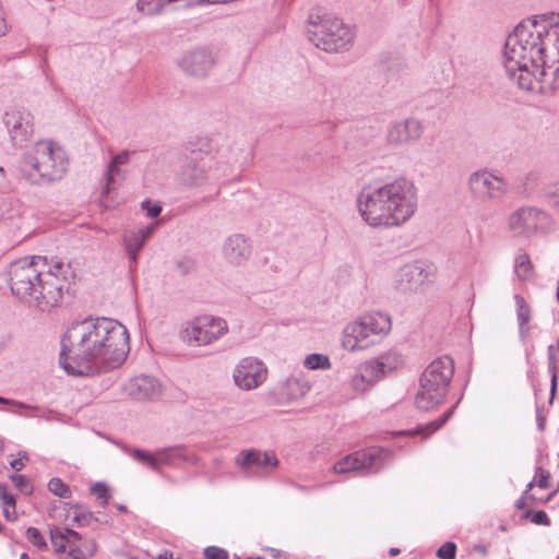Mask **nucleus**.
<instances>
[{
  "label": "nucleus",
  "mask_w": 559,
  "mask_h": 559,
  "mask_svg": "<svg viewBox=\"0 0 559 559\" xmlns=\"http://www.w3.org/2000/svg\"><path fill=\"white\" fill-rule=\"evenodd\" d=\"M391 459V451L379 447H370L344 456L334 464L333 469L337 474L356 471L373 474L379 472Z\"/></svg>",
  "instance_id": "9"
},
{
  "label": "nucleus",
  "mask_w": 559,
  "mask_h": 559,
  "mask_svg": "<svg viewBox=\"0 0 559 559\" xmlns=\"http://www.w3.org/2000/svg\"><path fill=\"white\" fill-rule=\"evenodd\" d=\"M509 229L514 236H522L524 233V210L518 209L509 217Z\"/></svg>",
  "instance_id": "31"
},
{
  "label": "nucleus",
  "mask_w": 559,
  "mask_h": 559,
  "mask_svg": "<svg viewBox=\"0 0 559 559\" xmlns=\"http://www.w3.org/2000/svg\"><path fill=\"white\" fill-rule=\"evenodd\" d=\"M371 360L374 365H378V371L381 377H384L388 372L396 370L404 362L402 356L395 352L385 353L379 358Z\"/></svg>",
  "instance_id": "27"
},
{
  "label": "nucleus",
  "mask_w": 559,
  "mask_h": 559,
  "mask_svg": "<svg viewBox=\"0 0 559 559\" xmlns=\"http://www.w3.org/2000/svg\"><path fill=\"white\" fill-rule=\"evenodd\" d=\"M11 293L22 302L40 311L59 305L73 277L71 265L61 260L51 264L45 257H25L13 261L7 271Z\"/></svg>",
  "instance_id": "2"
},
{
  "label": "nucleus",
  "mask_w": 559,
  "mask_h": 559,
  "mask_svg": "<svg viewBox=\"0 0 559 559\" xmlns=\"http://www.w3.org/2000/svg\"><path fill=\"white\" fill-rule=\"evenodd\" d=\"M516 508L519 510L524 509V493L520 496V498L516 500Z\"/></svg>",
  "instance_id": "54"
},
{
  "label": "nucleus",
  "mask_w": 559,
  "mask_h": 559,
  "mask_svg": "<svg viewBox=\"0 0 559 559\" xmlns=\"http://www.w3.org/2000/svg\"><path fill=\"white\" fill-rule=\"evenodd\" d=\"M96 552V543L93 539H83L70 547L68 556L71 559H88Z\"/></svg>",
  "instance_id": "28"
},
{
  "label": "nucleus",
  "mask_w": 559,
  "mask_h": 559,
  "mask_svg": "<svg viewBox=\"0 0 559 559\" xmlns=\"http://www.w3.org/2000/svg\"><path fill=\"white\" fill-rule=\"evenodd\" d=\"M0 403L1 404H7V405H16L19 407L26 408V409H29V411H35V409L38 408L37 406L26 405V404H24L22 402H16V401L9 400V399L2 397V396H0Z\"/></svg>",
  "instance_id": "49"
},
{
  "label": "nucleus",
  "mask_w": 559,
  "mask_h": 559,
  "mask_svg": "<svg viewBox=\"0 0 559 559\" xmlns=\"http://www.w3.org/2000/svg\"><path fill=\"white\" fill-rule=\"evenodd\" d=\"M454 373V362L449 356H441L425 369L415 403L418 409L430 411L439 405L448 391Z\"/></svg>",
  "instance_id": "6"
},
{
  "label": "nucleus",
  "mask_w": 559,
  "mask_h": 559,
  "mask_svg": "<svg viewBox=\"0 0 559 559\" xmlns=\"http://www.w3.org/2000/svg\"><path fill=\"white\" fill-rule=\"evenodd\" d=\"M120 559H136L135 557H132V556H129V555H123L120 557Z\"/></svg>",
  "instance_id": "61"
},
{
  "label": "nucleus",
  "mask_w": 559,
  "mask_h": 559,
  "mask_svg": "<svg viewBox=\"0 0 559 559\" xmlns=\"http://www.w3.org/2000/svg\"><path fill=\"white\" fill-rule=\"evenodd\" d=\"M536 423L539 430H543L545 427V417L542 415V413L537 409L536 413Z\"/></svg>",
  "instance_id": "53"
},
{
  "label": "nucleus",
  "mask_w": 559,
  "mask_h": 559,
  "mask_svg": "<svg viewBox=\"0 0 559 559\" xmlns=\"http://www.w3.org/2000/svg\"><path fill=\"white\" fill-rule=\"evenodd\" d=\"M341 346L349 353H358L371 347L370 340L364 332L358 317L344 326L341 335Z\"/></svg>",
  "instance_id": "22"
},
{
  "label": "nucleus",
  "mask_w": 559,
  "mask_h": 559,
  "mask_svg": "<svg viewBox=\"0 0 559 559\" xmlns=\"http://www.w3.org/2000/svg\"><path fill=\"white\" fill-rule=\"evenodd\" d=\"M304 365L311 370L328 369L331 364L329 357L323 354H310L305 358Z\"/></svg>",
  "instance_id": "32"
},
{
  "label": "nucleus",
  "mask_w": 559,
  "mask_h": 559,
  "mask_svg": "<svg viewBox=\"0 0 559 559\" xmlns=\"http://www.w3.org/2000/svg\"><path fill=\"white\" fill-rule=\"evenodd\" d=\"M138 11L142 15H156L163 11V2H135Z\"/></svg>",
  "instance_id": "34"
},
{
  "label": "nucleus",
  "mask_w": 559,
  "mask_h": 559,
  "mask_svg": "<svg viewBox=\"0 0 559 559\" xmlns=\"http://www.w3.org/2000/svg\"><path fill=\"white\" fill-rule=\"evenodd\" d=\"M117 509L120 511V512H124L127 510L126 506H122V504H118L117 506Z\"/></svg>",
  "instance_id": "60"
},
{
  "label": "nucleus",
  "mask_w": 559,
  "mask_h": 559,
  "mask_svg": "<svg viewBox=\"0 0 559 559\" xmlns=\"http://www.w3.org/2000/svg\"><path fill=\"white\" fill-rule=\"evenodd\" d=\"M549 478H550L549 472L543 469L542 467H537L532 481L526 484V500L531 499L534 502H542V503H547L548 501H550V499L556 493V491L547 493L546 496H543V497H536L533 493H528V491L534 487H538L542 489L549 488L550 487Z\"/></svg>",
  "instance_id": "25"
},
{
  "label": "nucleus",
  "mask_w": 559,
  "mask_h": 559,
  "mask_svg": "<svg viewBox=\"0 0 559 559\" xmlns=\"http://www.w3.org/2000/svg\"><path fill=\"white\" fill-rule=\"evenodd\" d=\"M20 559H29V557L27 556V554L23 552L21 555Z\"/></svg>",
  "instance_id": "63"
},
{
  "label": "nucleus",
  "mask_w": 559,
  "mask_h": 559,
  "mask_svg": "<svg viewBox=\"0 0 559 559\" xmlns=\"http://www.w3.org/2000/svg\"><path fill=\"white\" fill-rule=\"evenodd\" d=\"M381 378L378 371V365H374L370 359L355 368L349 384L356 393H364Z\"/></svg>",
  "instance_id": "24"
},
{
  "label": "nucleus",
  "mask_w": 559,
  "mask_h": 559,
  "mask_svg": "<svg viewBox=\"0 0 559 559\" xmlns=\"http://www.w3.org/2000/svg\"><path fill=\"white\" fill-rule=\"evenodd\" d=\"M525 265H526V274H527L530 269L532 267L531 261L527 258H526Z\"/></svg>",
  "instance_id": "59"
},
{
  "label": "nucleus",
  "mask_w": 559,
  "mask_h": 559,
  "mask_svg": "<svg viewBox=\"0 0 559 559\" xmlns=\"http://www.w3.org/2000/svg\"><path fill=\"white\" fill-rule=\"evenodd\" d=\"M356 206L361 221L369 227L397 228L417 212L418 191L415 183L405 177L371 181L359 190Z\"/></svg>",
  "instance_id": "3"
},
{
  "label": "nucleus",
  "mask_w": 559,
  "mask_h": 559,
  "mask_svg": "<svg viewBox=\"0 0 559 559\" xmlns=\"http://www.w3.org/2000/svg\"><path fill=\"white\" fill-rule=\"evenodd\" d=\"M429 277V271L421 264H406L394 274L393 286L399 292H417L430 281Z\"/></svg>",
  "instance_id": "19"
},
{
  "label": "nucleus",
  "mask_w": 559,
  "mask_h": 559,
  "mask_svg": "<svg viewBox=\"0 0 559 559\" xmlns=\"http://www.w3.org/2000/svg\"><path fill=\"white\" fill-rule=\"evenodd\" d=\"M121 175L120 166L118 164H115V160H110V163L107 166L106 173H105V187L103 190V194H108L111 190V186L116 181V177H119Z\"/></svg>",
  "instance_id": "33"
},
{
  "label": "nucleus",
  "mask_w": 559,
  "mask_h": 559,
  "mask_svg": "<svg viewBox=\"0 0 559 559\" xmlns=\"http://www.w3.org/2000/svg\"><path fill=\"white\" fill-rule=\"evenodd\" d=\"M93 519V514L85 510L75 511L73 516V521L78 523L79 526L90 525Z\"/></svg>",
  "instance_id": "44"
},
{
  "label": "nucleus",
  "mask_w": 559,
  "mask_h": 559,
  "mask_svg": "<svg viewBox=\"0 0 559 559\" xmlns=\"http://www.w3.org/2000/svg\"><path fill=\"white\" fill-rule=\"evenodd\" d=\"M424 132L421 122L414 118L395 121L386 130V142L394 147H402L417 142Z\"/></svg>",
  "instance_id": "18"
},
{
  "label": "nucleus",
  "mask_w": 559,
  "mask_h": 559,
  "mask_svg": "<svg viewBox=\"0 0 559 559\" xmlns=\"http://www.w3.org/2000/svg\"><path fill=\"white\" fill-rule=\"evenodd\" d=\"M548 354H549V365H550V368L552 369L550 391H551V396H554L556 386H557V374L555 372V358H554V346L552 345H550L548 347Z\"/></svg>",
  "instance_id": "45"
},
{
  "label": "nucleus",
  "mask_w": 559,
  "mask_h": 559,
  "mask_svg": "<svg viewBox=\"0 0 559 559\" xmlns=\"http://www.w3.org/2000/svg\"><path fill=\"white\" fill-rule=\"evenodd\" d=\"M2 123L11 145L15 148L23 147L35 133L34 115L23 106L7 108L2 117Z\"/></svg>",
  "instance_id": "10"
},
{
  "label": "nucleus",
  "mask_w": 559,
  "mask_h": 559,
  "mask_svg": "<svg viewBox=\"0 0 559 559\" xmlns=\"http://www.w3.org/2000/svg\"><path fill=\"white\" fill-rule=\"evenodd\" d=\"M26 538L29 543H32L35 547H37L40 550H44L47 548V543L45 538L43 537L41 533L36 527H28L26 530Z\"/></svg>",
  "instance_id": "35"
},
{
  "label": "nucleus",
  "mask_w": 559,
  "mask_h": 559,
  "mask_svg": "<svg viewBox=\"0 0 559 559\" xmlns=\"http://www.w3.org/2000/svg\"><path fill=\"white\" fill-rule=\"evenodd\" d=\"M466 186L472 201L479 205L499 203L512 189L508 178L499 170L489 167L472 171L467 177Z\"/></svg>",
  "instance_id": "7"
},
{
  "label": "nucleus",
  "mask_w": 559,
  "mask_h": 559,
  "mask_svg": "<svg viewBox=\"0 0 559 559\" xmlns=\"http://www.w3.org/2000/svg\"><path fill=\"white\" fill-rule=\"evenodd\" d=\"M48 489L60 498H67L70 493L69 487L60 478L50 479Z\"/></svg>",
  "instance_id": "36"
},
{
  "label": "nucleus",
  "mask_w": 559,
  "mask_h": 559,
  "mask_svg": "<svg viewBox=\"0 0 559 559\" xmlns=\"http://www.w3.org/2000/svg\"><path fill=\"white\" fill-rule=\"evenodd\" d=\"M123 391L133 400L146 401L158 397L162 392V386L159 382L152 377L139 376L130 379L123 385Z\"/></svg>",
  "instance_id": "21"
},
{
  "label": "nucleus",
  "mask_w": 559,
  "mask_h": 559,
  "mask_svg": "<svg viewBox=\"0 0 559 559\" xmlns=\"http://www.w3.org/2000/svg\"><path fill=\"white\" fill-rule=\"evenodd\" d=\"M14 170L19 179L32 186L51 185L66 175L68 157L55 142L40 140L21 154Z\"/></svg>",
  "instance_id": "4"
},
{
  "label": "nucleus",
  "mask_w": 559,
  "mask_h": 559,
  "mask_svg": "<svg viewBox=\"0 0 559 559\" xmlns=\"http://www.w3.org/2000/svg\"><path fill=\"white\" fill-rule=\"evenodd\" d=\"M221 254L227 265L242 267L251 260L253 246L249 237L241 233H234L223 240Z\"/></svg>",
  "instance_id": "16"
},
{
  "label": "nucleus",
  "mask_w": 559,
  "mask_h": 559,
  "mask_svg": "<svg viewBox=\"0 0 559 559\" xmlns=\"http://www.w3.org/2000/svg\"><path fill=\"white\" fill-rule=\"evenodd\" d=\"M453 413V408L449 409L443 416L435 421H431L425 426H419L416 430H407L403 431L402 433L406 435H423L425 438L429 437L431 433L437 431L440 427H442L448 419L451 417Z\"/></svg>",
  "instance_id": "29"
},
{
  "label": "nucleus",
  "mask_w": 559,
  "mask_h": 559,
  "mask_svg": "<svg viewBox=\"0 0 559 559\" xmlns=\"http://www.w3.org/2000/svg\"><path fill=\"white\" fill-rule=\"evenodd\" d=\"M550 226V218L544 211L526 209V236L544 233Z\"/></svg>",
  "instance_id": "26"
},
{
  "label": "nucleus",
  "mask_w": 559,
  "mask_h": 559,
  "mask_svg": "<svg viewBox=\"0 0 559 559\" xmlns=\"http://www.w3.org/2000/svg\"><path fill=\"white\" fill-rule=\"evenodd\" d=\"M530 519L534 524L548 526L550 520L545 511H531L526 508V520Z\"/></svg>",
  "instance_id": "37"
},
{
  "label": "nucleus",
  "mask_w": 559,
  "mask_h": 559,
  "mask_svg": "<svg viewBox=\"0 0 559 559\" xmlns=\"http://www.w3.org/2000/svg\"><path fill=\"white\" fill-rule=\"evenodd\" d=\"M194 269V262L190 258H182L176 262V270L180 275H187Z\"/></svg>",
  "instance_id": "41"
},
{
  "label": "nucleus",
  "mask_w": 559,
  "mask_h": 559,
  "mask_svg": "<svg viewBox=\"0 0 559 559\" xmlns=\"http://www.w3.org/2000/svg\"><path fill=\"white\" fill-rule=\"evenodd\" d=\"M267 378L266 365L257 357L242 358L234 369L235 384L243 390L251 391L262 385Z\"/></svg>",
  "instance_id": "15"
},
{
  "label": "nucleus",
  "mask_w": 559,
  "mask_h": 559,
  "mask_svg": "<svg viewBox=\"0 0 559 559\" xmlns=\"http://www.w3.org/2000/svg\"><path fill=\"white\" fill-rule=\"evenodd\" d=\"M131 455L135 461L150 466L156 472H159L163 466L175 467L179 461L193 460L186 453V448L182 445L158 449L153 453L134 449L131 451Z\"/></svg>",
  "instance_id": "14"
},
{
  "label": "nucleus",
  "mask_w": 559,
  "mask_h": 559,
  "mask_svg": "<svg viewBox=\"0 0 559 559\" xmlns=\"http://www.w3.org/2000/svg\"><path fill=\"white\" fill-rule=\"evenodd\" d=\"M0 500L5 507L15 508V498L13 495L7 492V487L0 484Z\"/></svg>",
  "instance_id": "47"
},
{
  "label": "nucleus",
  "mask_w": 559,
  "mask_h": 559,
  "mask_svg": "<svg viewBox=\"0 0 559 559\" xmlns=\"http://www.w3.org/2000/svg\"><path fill=\"white\" fill-rule=\"evenodd\" d=\"M23 459H28L25 452L20 453V459H15L10 463L11 468L16 472L22 471L24 467Z\"/></svg>",
  "instance_id": "50"
},
{
  "label": "nucleus",
  "mask_w": 559,
  "mask_h": 559,
  "mask_svg": "<svg viewBox=\"0 0 559 559\" xmlns=\"http://www.w3.org/2000/svg\"><path fill=\"white\" fill-rule=\"evenodd\" d=\"M514 299L518 304V321H519V333L522 337L524 335V300L520 294L514 295Z\"/></svg>",
  "instance_id": "43"
},
{
  "label": "nucleus",
  "mask_w": 559,
  "mask_h": 559,
  "mask_svg": "<svg viewBox=\"0 0 559 559\" xmlns=\"http://www.w3.org/2000/svg\"><path fill=\"white\" fill-rule=\"evenodd\" d=\"M456 554V545L453 542L444 543L438 550L437 556L440 559H454Z\"/></svg>",
  "instance_id": "38"
},
{
  "label": "nucleus",
  "mask_w": 559,
  "mask_h": 559,
  "mask_svg": "<svg viewBox=\"0 0 559 559\" xmlns=\"http://www.w3.org/2000/svg\"><path fill=\"white\" fill-rule=\"evenodd\" d=\"M91 492L95 495L98 499L103 500V503L106 504L109 499L108 488L103 483H96L91 487Z\"/></svg>",
  "instance_id": "42"
},
{
  "label": "nucleus",
  "mask_w": 559,
  "mask_h": 559,
  "mask_svg": "<svg viewBox=\"0 0 559 559\" xmlns=\"http://www.w3.org/2000/svg\"><path fill=\"white\" fill-rule=\"evenodd\" d=\"M5 178V169L3 167H0V187L4 185Z\"/></svg>",
  "instance_id": "55"
},
{
  "label": "nucleus",
  "mask_w": 559,
  "mask_h": 559,
  "mask_svg": "<svg viewBox=\"0 0 559 559\" xmlns=\"http://www.w3.org/2000/svg\"><path fill=\"white\" fill-rule=\"evenodd\" d=\"M50 540L56 552H63L67 548L70 549L67 530L61 531L58 527L50 530Z\"/></svg>",
  "instance_id": "30"
},
{
  "label": "nucleus",
  "mask_w": 559,
  "mask_h": 559,
  "mask_svg": "<svg viewBox=\"0 0 559 559\" xmlns=\"http://www.w3.org/2000/svg\"><path fill=\"white\" fill-rule=\"evenodd\" d=\"M307 23L310 41L323 51L345 52L354 45L355 26L345 23L321 5H314L310 10Z\"/></svg>",
  "instance_id": "5"
},
{
  "label": "nucleus",
  "mask_w": 559,
  "mask_h": 559,
  "mask_svg": "<svg viewBox=\"0 0 559 559\" xmlns=\"http://www.w3.org/2000/svg\"><path fill=\"white\" fill-rule=\"evenodd\" d=\"M278 463L273 452H263L255 449L242 450L235 457V464L247 478H262L271 469H275Z\"/></svg>",
  "instance_id": "13"
},
{
  "label": "nucleus",
  "mask_w": 559,
  "mask_h": 559,
  "mask_svg": "<svg viewBox=\"0 0 559 559\" xmlns=\"http://www.w3.org/2000/svg\"><path fill=\"white\" fill-rule=\"evenodd\" d=\"M3 515H4L5 519L11 520L10 511L8 510L7 507L3 510Z\"/></svg>",
  "instance_id": "58"
},
{
  "label": "nucleus",
  "mask_w": 559,
  "mask_h": 559,
  "mask_svg": "<svg viewBox=\"0 0 559 559\" xmlns=\"http://www.w3.org/2000/svg\"><path fill=\"white\" fill-rule=\"evenodd\" d=\"M476 549H477V550H479V551H481L483 554H485V552H486V548H485V547H483V546H477V547H476Z\"/></svg>",
  "instance_id": "62"
},
{
  "label": "nucleus",
  "mask_w": 559,
  "mask_h": 559,
  "mask_svg": "<svg viewBox=\"0 0 559 559\" xmlns=\"http://www.w3.org/2000/svg\"><path fill=\"white\" fill-rule=\"evenodd\" d=\"M67 534H68V538L70 540V545L72 544V546H75L76 544H79L83 540L82 536L78 532H75L71 528H67Z\"/></svg>",
  "instance_id": "52"
},
{
  "label": "nucleus",
  "mask_w": 559,
  "mask_h": 559,
  "mask_svg": "<svg viewBox=\"0 0 559 559\" xmlns=\"http://www.w3.org/2000/svg\"><path fill=\"white\" fill-rule=\"evenodd\" d=\"M286 385L287 386H298L299 385V382L297 379H287L286 380Z\"/></svg>",
  "instance_id": "56"
},
{
  "label": "nucleus",
  "mask_w": 559,
  "mask_h": 559,
  "mask_svg": "<svg viewBox=\"0 0 559 559\" xmlns=\"http://www.w3.org/2000/svg\"><path fill=\"white\" fill-rule=\"evenodd\" d=\"M157 223H153L150 226L141 228L139 230H132L124 234L122 238L124 251L129 259V269L133 270L138 264V254L142 250L144 243L148 240L153 234Z\"/></svg>",
  "instance_id": "23"
},
{
  "label": "nucleus",
  "mask_w": 559,
  "mask_h": 559,
  "mask_svg": "<svg viewBox=\"0 0 559 559\" xmlns=\"http://www.w3.org/2000/svg\"><path fill=\"white\" fill-rule=\"evenodd\" d=\"M130 155H131V152L124 150V151L120 152L119 154L115 155L112 157V160H115V164L122 166L130 162Z\"/></svg>",
  "instance_id": "48"
},
{
  "label": "nucleus",
  "mask_w": 559,
  "mask_h": 559,
  "mask_svg": "<svg viewBox=\"0 0 559 559\" xmlns=\"http://www.w3.org/2000/svg\"><path fill=\"white\" fill-rule=\"evenodd\" d=\"M176 64L186 75L203 79L214 69L216 56L210 47L195 46L182 51Z\"/></svg>",
  "instance_id": "11"
},
{
  "label": "nucleus",
  "mask_w": 559,
  "mask_h": 559,
  "mask_svg": "<svg viewBox=\"0 0 559 559\" xmlns=\"http://www.w3.org/2000/svg\"><path fill=\"white\" fill-rule=\"evenodd\" d=\"M10 479L15 485V487H17L24 493H31L32 492L33 487L31 486L28 479L24 475L12 474L10 476Z\"/></svg>",
  "instance_id": "39"
},
{
  "label": "nucleus",
  "mask_w": 559,
  "mask_h": 559,
  "mask_svg": "<svg viewBox=\"0 0 559 559\" xmlns=\"http://www.w3.org/2000/svg\"><path fill=\"white\" fill-rule=\"evenodd\" d=\"M359 322L370 340L371 347L379 344L391 331V317L381 311H370L358 317Z\"/></svg>",
  "instance_id": "20"
},
{
  "label": "nucleus",
  "mask_w": 559,
  "mask_h": 559,
  "mask_svg": "<svg viewBox=\"0 0 559 559\" xmlns=\"http://www.w3.org/2000/svg\"><path fill=\"white\" fill-rule=\"evenodd\" d=\"M524 22L520 21L513 32L508 35L503 48V67L507 76L522 87L524 72V44L521 35Z\"/></svg>",
  "instance_id": "12"
},
{
  "label": "nucleus",
  "mask_w": 559,
  "mask_h": 559,
  "mask_svg": "<svg viewBox=\"0 0 559 559\" xmlns=\"http://www.w3.org/2000/svg\"><path fill=\"white\" fill-rule=\"evenodd\" d=\"M400 552H401L400 548H396V547H392V548H390V550H389V555H390L391 557H395V556H397Z\"/></svg>",
  "instance_id": "57"
},
{
  "label": "nucleus",
  "mask_w": 559,
  "mask_h": 559,
  "mask_svg": "<svg viewBox=\"0 0 559 559\" xmlns=\"http://www.w3.org/2000/svg\"><path fill=\"white\" fill-rule=\"evenodd\" d=\"M163 559H173V555L170 554L169 556L167 554H165L164 558Z\"/></svg>",
  "instance_id": "64"
},
{
  "label": "nucleus",
  "mask_w": 559,
  "mask_h": 559,
  "mask_svg": "<svg viewBox=\"0 0 559 559\" xmlns=\"http://www.w3.org/2000/svg\"><path fill=\"white\" fill-rule=\"evenodd\" d=\"M524 267V255L519 254L515 258L514 262V273L521 280L522 278V269Z\"/></svg>",
  "instance_id": "51"
},
{
  "label": "nucleus",
  "mask_w": 559,
  "mask_h": 559,
  "mask_svg": "<svg viewBox=\"0 0 559 559\" xmlns=\"http://www.w3.org/2000/svg\"><path fill=\"white\" fill-rule=\"evenodd\" d=\"M205 559H228V554L225 549L215 546H209L204 549Z\"/></svg>",
  "instance_id": "40"
},
{
  "label": "nucleus",
  "mask_w": 559,
  "mask_h": 559,
  "mask_svg": "<svg viewBox=\"0 0 559 559\" xmlns=\"http://www.w3.org/2000/svg\"><path fill=\"white\" fill-rule=\"evenodd\" d=\"M212 158L202 151H192L186 156L178 173V179L186 186H199L203 183L209 174Z\"/></svg>",
  "instance_id": "17"
},
{
  "label": "nucleus",
  "mask_w": 559,
  "mask_h": 559,
  "mask_svg": "<svg viewBox=\"0 0 559 559\" xmlns=\"http://www.w3.org/2000/svg\"><path fill=\"white\" fill-rule=\"evenodd\" d=\"M130 352L129 332L117 320L73 323L61 338L60 365L72 376H94L121 366Z\"/></svg>",
  "instance_id": "1"
},
{
  "label": "nucleus",
  "mask_w": 559,
  "mask_h": 559,
  "mask_svg": "<svg viewBox=\"0 0 559 559\" xmlns=\"http://www.w3.org/2000/svg\"><path fill=\"white\" fill-rule=\"evenodd\" d=\"M228 332L227 322L217 317L204 314L197 317L182 326L180 337L189 346H206Z\"/></svg>",
  "instance_id": "8"
},
{
  "label": "nucleus",
  "mask_w": 559,
  "mask_h": 559,
  "mask_svg": "<svg viewBox=\"0 0 559 559\" xmlns=\"http://www.w3.org/2000/svg\"><path fill=\"white\" fill-rule=\"evenodd\" d=\"M141 207L146 211L147 216L157 217L162 212V206L158 204L152 205L150 200H145L141 203Z\"/></svg>",
  "instance_id": "46"
}]
</instances>
